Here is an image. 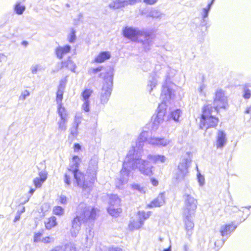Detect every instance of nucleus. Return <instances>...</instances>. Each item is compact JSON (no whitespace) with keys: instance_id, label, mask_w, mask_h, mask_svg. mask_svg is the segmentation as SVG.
Returning <instances> with one entry per match:
<instances>
[{"instance_id":"58836bf2","label":"nucleus","mask_w":251,"mask_h":251,"mask_svg":"<svg viewBox=\"0 0 251 251\" xmlns=\"http://www.w3.org/2000/svg\"><path fill=\"white\" fill-rule=\"evenodd\" d=\"M53 212L54 214L58 216H62L64 213V209L59 206H55L53 209Z\"/></svg>"},{"instance_id":"bf43d9fd","label":"nucleus","mask_w":251,"mask_h":251,"mask_svg":"<svg viewBox=\"0 0 251 251\" xmlns=\"http://www.w3.org/2000/svg\"><path fill=\"white\" fill-rule=\"evenodd\" d=\"M59 201L62 204H65L67 201V198L66 196L61 195L60 197Z\"/></svg>"},{"instance_id":"de8ad7c7","label":"nucleus","mask_w":251,"mask_h":251,"mask_svg":"<svg viewBox=\"0 0 251 251\" xmlns=\"http://www.w3.org/2000/svg\"><path fill=\"white\" fill-rule=\"evenodd\" d=\"M152 118H153V121L152 124V128L153 130H156L158 129L159 124L162 122L157 120V119L154 118V116Z\"/></svg>"},{"instance_id":"774afa93","label":"nucleus","mask_w":251,"mask_h":251,"mask_svg":"<svg viewBox=\"0 0 251 251\" xmlns=\"http://www.w3.org/2000/svg\"><path fill=\"white\" fill-rule=\"evenodd\" d=\"M50 251H62V248L60 246H57Z\"/></svg>"},{"instance_id":"72a5a7b5","label":"nucleus","mask_w":251,"mask_h":251,"mask_svg":"<svg viewBox=\"0 0 251 251\" xmlns=\"http://www.w3.org/2000/svg\"><path fill=\"white\" fill-rule=\"evenodd\" d=\"M151 212H148L146 213L144 211H139L138 212V217L139 220L140 221H142V223H144V221L149 218L150 216Z\"/></svg>"},{"instance_id":"4468645a","label":"nucleus","mask_w":251,"mask_h":251,"mask_svg":"<svg viewBox=\"0 0 251 251\" xmlns=\"http://www.w3.org/2000/svg\"><path fill=\"white\" fill-rule=\"evenodd\" d=\"M141 1V0H115L109 4V6L114 9H118L124 8L129 5H134L137 1Z\"/></svg>"},{"instance_id":"39448f33","label":"nucleus","mask_w":251,"mask_h":251,"mask_svg":"<svg viewBox=\"0 0 251 251\" xmlns=\"http://www.w3.org/2000/svg\"><path fill=\"white\" fill-rule=\"evenodd\" d=\"M174 96V92L170 88L167 84H164L162 86V92L160 98L162 100V102L158 105L157 114L154 118L159 120L160 122H163L164 120V116H165L167 108V103L171 100Z\"/></svg>"},{"instance_id":"bb28decb","label":"nucleus","mask_w":251,"mask_h":251,"mask_svg":"<svg viewBox=\"0 0 251 251\" xmlns=\"http://www.w3.org/2000/svg\"><path fill=\"white\" fill-rule=\"evenodd\" d=\"M243 97L245 99H249L251 96V84L247 83L243 86Z\"/></svg>"},{"instance_id":"0e129e2a","label":"nucleus","mask_w":251,"mask_h":251,"mask_svg":"<svg viewBox=\"0 0 251 251\" xmlns=\"http://www.w3.org/2000/svg\"><path fill=\"white\" fill-rule=\"evenodd\" d=\"M151 181L152 184L154 186H156L158 184V180L154 178H151Z\"/></svg>"},{"instance_id":"f3484780","label":"nucleus","mask_w":251,"mask_h":251,"mask_svg":"<svg viewBox=\"0 0 251 251\" xmlns=\"http://www.w3.org/2000/svg\"><path fill=\"white\" fill-rule=\"evenodd\" d=\"M94 233L92 229L87 228L85 231V239L82 243L86 248H90L93 244Z\"/></svg>"},{"instance_id":"864d4df0","label":"nucleus","mask_w":251,"mask_h":251,"mask_svg":"<svg viewBox=\"0 0 251 251\" xmlns=\"http://www.w3.org/2000/svg\"><path fill=\"white\" fill-rule=\"evenodd\" d=\"M30 95L29 92L28 90H25L22 93L21 95L20 96V99L25 100L27 97Z\"/></svg>"},{"instance_id":"5701e85b","label":"nucleus","mask_w":251,"mask_h":251,"mask_svg":"<svg viewBox=\"0 0 251 251\" xmlns=\"http://www.w3.org/2000/svg\"><path fill=\"white\" fill-rule=\"evenodd\" d=\"M121 200L117 195H110L109 196V206H115L118 207L120 206Z\"/></svg>"},{"instance_id":"7c9ffc66","label":"nucleus","mask_w":251,"mask_h":251,"mask_svg":"<svg viewBox=\"0 0 251 251\" xmlns=\"http://www.w3.org/2000/svg\"><path fill=\"white\" fill-rule=\"evenodd\" d=\"M67 122V119H60L57 122V125L58 126V130L60 132L65 131L67 129L66 123Z\"/></svg>"},{"instance_id":"ddd939ff","label":"nucleus","mask_w":251,"mask_h":251,"mask_svg":"<svg viewBox=\"0 0 251 251\" xmlns=\"http://www.w3.org/2000/svg\"><path fill=\"white\" fill-rule=\"evenodd\" d=\"M149 144L158 147H166L168 146L171 141L164 137H151L147 140Z\"/></svg>"},{"instance_id":"49530a36","label":"nucleus","mask_w":251,"mask_h":251,"mask_svg":"<svg viewBox=\"0 0 251 251\" xmlns=\"http://www.w3.org/2000/svg\"><path fill=\"white\" fill-rule=\"evenodd\" d=\"M47 175L48 173L45 170H41V171H39L38 173L39 178L45 181L47 178Z\"/></svg>"},{"instance_id":"4be33fe9","label":"nucleus","mask_w":251,"mask_h":251,"mask_svg":"<svg viewBox=\"0 0 251 251\" xmlns=\"http://www.w3.org/2000/svg\"><path fill=\"white\" fill-rule=\"evenodd\" d=\"M147 159L154 163H163L166 160V157L163 155L149 154L147 156Z\"/></svg>"},{"instance_id":"1a4fd4ad","label":"nucleus","mask_w":251,"mask_h":251,"mask_svg":"<svg viewBox=\"0 0 251 251\" xmlns=\"http://www.w3.org/2000/svg\"><path fill=\"white\" fill-rule=\"evenodd\" d=\"M237 227L233 222L228 224L222 225L220 228L219 232L221 235L223 237L222 241H217L215 242L214 245L216 247H222L226 240L229 237L231 233L233 232Z\"/></svg>"},{"instance_id":"ea45409f","label":"nucleus","mask_w":251,"mask_h":251,"mask_svg":"<svg viewBox=\"0 0 251 251\" xmlns=\"http://www.w3.org/2000/svg\"><path fill=\"white\" fill-rule=\"evenodd\" d=\"M78 126L72 125V127L70 128V134L73 137H76L78 135Z\"/></svg>"},{"instance_id":"dca6fc26","label":"nucleus","mask_w":251,"mask_h":251,"mask_svg":"<svg viewBox=\"0 0 251 251\" xmlns=\"http://www.w3.org/2000/svg\"><path fill=\"white\" fill-rule=\"evenodd\" d=\"M148 137V132L147 131H143L142 132L138 139L137 141L136 142V145L135 147H132L131 149H132L133 148L135 149L136 152L137 151L138 152H142V148L143 146H144V143L145 142L147 141L149 138Z\"/></svg>"},{"instance_id":"2f4dec72","label":"nucleus","mask_w":251,"mask_h":251,"mask_svg":"<svg viewBox=\"0 0 251 251\" xmlns=\"http://www.w3.org/2000/svg\"><path fill=\"white\" fill-rule=\"evenodd\" d=\"M25 10V6L22 5L20 2H17L14 6V11L18 15H22Z\"/></svg>"},{"instance_id":"338daca9","label":"nucleus","mask_w":251,"mask_h":251,"mask_svg":"<svg viewBox=\"0 0 251 251\" xmlns=\"http://www.w3.org/2000/svg\"><path fill=\"white\" fill-rule=\"evenodd\" d=\"M109 251H123V250L120 248L115 247L110 249Z\"/></svg>"},{"instance_id":"aec40b11","label":"nucleus","mask_w":251,"mask_h":251,"mask_svg":"<svg viewBox=\"0 0 251 251\" xmlns=\"http://www.w3.org/2000/svg\"><path fill=\"white\" fill-rule=\"evenodd\" d=\"M71 50V47L69 45H66L63 47L59 46L55 50V53L57 57L59 59H62L64 55L68 53Z\"/></svg>"},{"instance_id":"13d9d810","label":"nucleus","mask_w":251,"mask_h":251,"mask_svg":"<svg viewBox=\"0 0 251 251\" xmlns=\"http://www.w3.org/2000/svg\"><path fill=\"white\" fill-rule=\"evenodd\" d=\"M158 0H143V2L147 4L153 5L155 4Z\"/></svg>"},{"instance_id":"2eb2a0df","label":"nucleus","mask_w":251,"mask_h":251,"mask_svg":"<svg viewBox=\"0 0 251 251\" xmlns=\"http://www.w3.org/2000/svg\"><path fill=\"white\" fill-rule=\"evenodd\" d=\"M139 38L137 41L142 44L144 49L147 50H150L152 43V38L151 34L142 31V34L139 35Z\"/></svg>"},{"instance_id":"412c9836","label":"nucleus","mask_w":251,"mask_h":251,"mask_svg":"<svg viewBox=\"0 0 251 251\" xmlns=\"http://www.w3.org/2000/svg\"><path fill=\"white\" fill-rule=\"evenodd\" d=\"M111 54L108 51H102L100 52L95 58L93 62L101 63L109 59Z\"/></svg>"},{"instance_id":"c03bdc74","label":"nucleus","mask_w":251,"mask_h":251,"mask_svg":"<svg viewBox=\"0 0 251 251\" xmlns=\"http://www.w3.org/2000/svg\"><path fill=\"white\" fill-rule=\"evenodd\" d=\"M67 81V79L66 77L61 79L60 81L58 87V89L64 90L66 85Z\"/></svg>"},{"instance_id":"e433bc0d","label":"nucleus","mask_w":251,"mask_h":251,"mask_svg":"<svg viewBox=\"0 0 251 251\" xmlns=\"http://www.w3.org/2000/svg\"><path fill=\"white\" fill-rule=\"evenodd\" d=\"M157 81L154 76L151 77V78L150 79L149 83L148 84V87L150 88L149 90L150 92L153 89V88L155 87L156 85L157 84Z\"/></svg>"},{"instance_id":"0eeeda50","label":"nucleus","mask_w":251,"mask_h":251,"mask_svg":"<svg viewBox=\"0 0 251 251\" xmlns=\"http://www.w3.org/2000/svg\"><path fill=\"white\" fill-rule=\"evenodd\" d=\"M113 75L112 72H108L104 75V82L100 93V103L106 104L110 98L112 91Z\"/></svg>"},{"instance_id":"7ed1b4c3","label":"nucleus","mask_w":251,"mask_h":251,"mask_svg":"<svg viewBox=\"0 0 251 251\" xmlns=\"http://www.w3.org/2000/svg\"><path fill=\"white\" fill-rule=\"evenodd\" d=\"M97 209L88 205L85 203H80L76 208L75 216L72 221L70 229L71 235L75 237L81 229L82 223L94 220L96 216Z\"/></svg>"},{"instance_id":"473e14b6","label":"nucleus","mask_w":251,"mask_h":251,"mask_svg":"<svg viewBox=\"0 0 251 251\" xmlns=\"http://www.w3.org/2000/svg\"><path fill=\"white\" fill-rule=\"evenodd\" d=\"M93 93L91 89H85L81 94L82 100L90 101L89 98Z\"/></svg>"},{"instance_id":"3c124183","label":"nucleus","mask_w":251,"mask_h":251,"mask_svg":"<svg viewBox=\"0 0 251 251\" xmlns=\"http://www.w3.org/2000/svg\"><path fill=\"white\" fill-rule=\"evenodd\" d=\"M42 236V233L41 232H37L35 233L34 236V242H38L41 241V237Z\"/></svg>"},{"instance_id":"6e6552de","label":"nucleus","mask_w":251,"mask_h":251,"mask_svg":"<svg viewBox=\"0 0 251 251\" xmlns=\"http://www.w3.org/2000/svg\"><path fill=\"white\" fill-rule=\"evenodd\" d=\"M191 160L188 156L184 157L178 166L177 171L175 175V179L176 182L179 183L185 180V178L188 174V167Z\"/></svg>"},{"instance_id":"a878e982","label":"nucleus","mask_w":251,"mask_h":251,"mask_svg":"<svg viewBox=\"0 0 251 251\" xmlns=\"http://www.w3.org/2000/svg\"><path fill=\"white\" fill-rule=\"evenodd\" d=\"M62 68L66 67L71 71L74 72L75 68V65L74 62L70 59L69 57L66 61L62 62Z\"/></svg>"},{"instance_id":"c756f323","label":"nucleus","mask_w":251,"mask_h":251,"mask_svg":"<svg viewBox=\"0 0 251 251\" xmlns=\"http://www.w3.org/2000/svg\"><path fill=\"white\" fill-rule=\"evenodd\" d=\"M57 111L60 119H67V114L65 108L62 107V104L58 105Z\"/></svg>"},{"instance_id":"a211bd4d","label":"nucleus","mask_w":251,"mask_h":251,"mask_svg":"<svg viewBox=\"0 0 251 251\" xmlns=\"http://www.w3.org/2000/svg\"><path fill=\"white\" fill-rule=\"evenodd\" d=\"M165 203V195L164 193H160L158 197L153 200L148 207L149 208L160 207Z\"/></svg>"},{"instance_id":"423d86ee","label":"nucleus","mask_w":251,"mask_h":251,"mask_svg":"<svg viewBox=\"0 0 251 251\" xmlns=\"http://www.w3.org/2000/svg\"><path fill=\"white\" fill-rule=\"evenodd\" d=\"M213 113L216 112L213 110L211 105L206 104L204 106L201 120V128H205L207 129L209 128L214 127L217 125L219 119L212 115Z\"/></svg>"},{"instance_id":"a18cd8bd","label":"nucleus","mask_w":251,"mask_h":251,"mask_svg":"<svg viewBox=\"0 0 251 251\" xmlns=\"http://www.w3.org/2000/svg\"><path fill=\"white\" fill-rule=\"evenodd\" d=\"M64 251H76V248L73 244H68L65 246Z\"/></svg>"},{"instance_id":"69168bd1","label":"nucleus","mask_w":251,"mask_h":251,"mask_svg":"<svg viewBox=\"0 0 251 251\" xmlns=\"http://www.w3.org/2000/svg\"><path fill=\"white\" fill-rule=\"evenodd\" d=\"M207 24V20H206V18H202V20L201 21V26H206Z\"/></svg>"},{"instance_id":"4c0bfd02","label":"nucleus","mask_w":251,"mask_h":251,"mask_svg":"<svg viewBox=\"0 0 251 251\" xmlns=\"http://www.w3.org/2000/svg\"><path fill=\"white\" fill-rule=\"evenodd\" d=\"M181 114L179 109H176L171 112V117L175 121H178Z\"/></svg>"},{"instance_id":"37998d69","label":"nucleus","mask_w":251,"mask_h":251,"mask_svg":"<svg viewBox=\"0 0 251 251\" xmlns=\"http://www.w3.org/2000/svg\"><path fill=\"white\" fill-rule=\"evenodd\" d=\"M68 41L70 43H74L76 39L75 31V30L72 29L70 34L68 37Z\"/></svg>"},{"instance_id":"a19ab883","label":"nucleus","mask_w":251,"mask_h":251,"mask_svg":"<svg viewBox=\"0 0 251 251\" xmlns=\"http://www.w3.org/2000/svg\"><path fill=\"white\" fill-rule=\"evenodd\" d=\"M45 181L42 180L39 177H36L33 179V183L36 188H40Z\"/></svg>"},{"instance_id":"052dcab7","label":"nucleus","mask_w":251,"mask_h":251,"mask_svg":"<svg viewBox=\"0 0 251 251\" xmlns=\"http://www.w3.org/2000/svg\"><path fill=\"white\" fill-rule=\"evenodd\" d=\"M52 238H50V237H46L45 238H43L42 240H41V242L44 243H50L51 242V239Z\"/></svg>"},{"instance_id":"6ab92c4d","label":"nucleus","mask_w":251,"mask_h":251,"mask_svg":"<svg viewBox=\"0 0 251 251\" xmlns=\"http://www.w3.org/2000/svg\"><path fill=\"white\" fill-rule=\"evenodd\" d=\"M226 141V134L222 130H219L216 140V146L217 148H223Z\"/></svg>"},{"instance_id":"f704fd0d","label":"nucleus","mask_w":251,"mask_h":251,"mask_svg":"<svg viewBox=\"0 0 251 251\" xmlns=\"http://www.w3.org/2000/svg\"><path fill=\"white\" fill-rule=\"evenodd\" d=\"M64 93V90L58 89L56 93V102L58 105L62 104V100L63 99V95Z\"/></svg>"},{"instance_id":"680f3d73","label":"nucleus","mask_w":251,"mask_h":251,"mask_svg":"<svg viewBox=\"0 0 251 251\" xmlns=\"http://www.w3.org/2000/svg\"><path fill=\"white\" fill-rule=\"evenodd\" d=\"M75 151H77L81 149V146L78 143H75L74 146Z\"/></svg>"},{"instance_id":"5fc2aeb1","label":"nucleus","mask_w":251,"mask_h":251,"mask_svg":"<svg viewBox=\"0 0 251 251\" xmlns=\"http://www.w3.org/2000/svg\"><path fill=\"white\" fill-rule=\"evenodd\" d=\"M81 123V117L79 116H75V117L74 122L72 125L78 126Z\"/></svg>"},{"instance_id":"8fccbe9b","label":"nucleus","mask_w":251,"mask_h":251,"mask_svg":"<svg viewBox=\"0 0 251 251\" xmlns=\"http://www.w3.org/2000/svg\"><path fill=\"white\" fill-rule=\"evenodd\" d=\"M83 104H82V108L85 112H89L90 110V101L83 100Z\"/></svg>"},{"instance_id":"c9c22d12","label":"nucleus","mask_w":251,"mask_h":251,"mask_svg":"<svg viewBox=\"0 0 251 251\" xmlns=\"http://www.w3.org/2000/svg\"><path fill=\"white\" fill-rule=\"evenodd\" d=\"M163 14L161 12L156 9H153L151 11L149 16L154 18H160Z\"/></svg>"},{"instance_id":"c85d7f7f","label":"nucleus","mask_w":251,"mask_h":251,"mask_svg":"<svg viewBox=\"0 0 251 251\" xmlns=\"http://www.w3.org/2000/svg\"><path fill=\"white\" fill-rule=\"evenodd\" d=\"M143 225V223L142 221L139 219L137 221L133 220L131 221L129 224L128 226L130 230L137 229L140 228Z\"/></svg>"},{"instance_id":"4d7b16f0","label":"nucleus","mask_w":251,"mask_h":251,"mask_svg":"<svg viewBox=\"0 0 251 251\" xmlns=\"http://www.w3.org/2000/svg\"><path fill=\"white\" fill-rule=\"evenodd\" d=\"M198 179L199 182L200 183V185L201 186H202L204 184V177L202 176H201L200 174H199L198 176Z\"/></svg>"},{"instance_id":"09e8293b","label":"nucleus","mask_w":251,"mask_h":251,"mask_svg":"<svg viewBox=\"0 0 251 251\" xmlns=\"http://www.w3.org/2000/svg\"><path fill=\"white\" fill-rule=\"evenodd\" d=\"M102 67L101 66H100L95 68H92L89 69V70L88 71V73L90 74H95L98 72L101 71L102 70Z\"/></svg>"},{"instance_id":"cd10ccee","label":"nucleus","mask_w":251,"mask_h":251,"mask_svg":"<svg viewBox=\"0 0 251 251\" xmlns=\"http://www.w3.org/2000/svg\"><path fill=\"white\" fill-rule=\"evenodd\" d=\"M215 0H212L210 2H209L206 7L202 9L201 12V18H207L208 16L209 12L211 9L212 4L214 3Z\"/></svg>"},{"instance_id":"9b49d317","label":"nucleus","mask_w":251,"mask_h":251,"mask_svg":"<svg viewBox=\"0 0 251 251\" xmlns=\"http://www.w3.org/2000/svg\"><path fill=\"white\" fill-rule=\"evenodd\" d=\"M123 36L132 42L137 41L139 35L142 34V31L137 28L132 26H126L123 28Z\"/></svg>"},{"instance_id":"603ef678","label":"nucleus","mask_w":251,"mask_h":251,"mask_svg":"<svg viewBox=\"0 0 251 251\" xmlns=\"http://www.w3.org/2000/svg\"><path fill=\"white\" fill-rule=\"evenodd\" d=\"M40 66L39 65H33L30 68V71L33 74H36L39 70Z\"/></svg>"},{"instance_id":"79ce46f5","label":"nucleus","mask_w":251,"mask_h":251,"mask_svg":"<svg viewBox=\"0 0 251 251\" xmlns=\"http://www.w3.org/2000/svg\"><path fill=\"white\" fill-rule=\"evenodd\" d=\"M131 186L133 190H137L141 193H145V188L138 184H133Z\"/></svg>"},{"instance_id":"f257e3e1","label":"nucleus","mask_w":251,"mask_h":251,"mask_svg":"<svg viewBox=\"0 0 251 251\" xmlns=\"http://www.w3.org/2000/svg\"><path fill=\"white\" fill-rule=\"evenodd\" d=\"M142 152H136L135 148L128 151L123 163L120 177L116 181L117 188H121L123 185L127 183L129 173L132 170L137 169L141 174L148 176L152 174V166L149 161L141 158Z\"/></svg>"},{"instance_id":"20e7f679","label":"nucleus","mask_w":251,"mask_h":251,"mask_svg":"<svg viewBox=\"0 0 251 251\" xmlns=\"http://www.w3.org/2000/svg\"><path fill=\"white\" fill-rule=\"evenodd\" d=\"M81 162L80 158L77 156H73L68 168V171L64 176V182L67 185L71 184V179L73 176L78 186L82 188L83 191L89 193L91 191V183L88 184L84 175L79 171V166Z\"/></svg>"},{"instance_id":"6e6d98bb","label":"nucleus","mask_w":251,"mask_h":251,"mask_svg":"<svg viewBox=\"0 0 251 251\" xmlns=\"http://www.w3.org/2000/svg\"><path fill=\"white\" fill-rule=\"evenodd\" d=\"M205 88V85L204 84H202L200 86V88L198 89V91L200 95H205V93L203 92V90Z\"/></svg>"},{"instance_id":"e2e57ef3","label":"nucleus","mask_w":251,"mask_h":251,"mask_svg":"<svg viewBox=\"0 0 251 251\" xmlns=\"http://www.w3.org/2000/svg\"><path fill=\"white\" fill-rule=\"evenodd\" d=\"M20 215H21V213L19 212V211H18L17 213H16V215L15 217V218L14 219V221L13 222L14 223L16 222L17 221H19L20 219Z\"/></svg>"},{"instance_id":"b1692460","label":"nucleus","mask_w":251,"mask_h":251,"mask_svg":"<svg viewBox=\"0 0 251 251\" xmlns=\"http://www.w3.org/2000/svg\"><path fill=\"white\" fill-rule=\"evenodd\" d=\"M108 212L113 217H118L122 212L121 208L115 206H109L107 208Z\"/></svg>"},{"instance_id":"f8f14e48","label":"nucleus","mask_w":251,"mask_h":251,"mask_svg":"<svg viewBox=\"0 0 251 251\" xmlns=\"http://www.w3.org/2000/svg\"><path fill=\"white\" fill-rule=\"evenodd\" d=\"M98 160L96 156L93 157L90 160L87 171V174L90 177V180L88 181V184L91 183V188L94 183L98 169Z\"/></svg>"},{"instance_id":"9d476101","label":"nucleus","mask_w":251,"mask_h":251,"mask_svg":"<svg viewBox=\"0 0 251 251\" xmlns=\"http://www.w3.org/2000/svg\"><path fill=\"white\" fill-rule=\"evenodd\" d=\"M213 105L214 107H212L213 110L216 113H218L219 108L226 109L228 106L227 98L222 90H218L216 91Z\"/></svg>"},{"instance_id":"393cba45","label":"nucleus","mask_w":251,"mask_h":251,"mask_svg":"<svg viewBox=\"0 0 251 251\" xmlns=\"http://www.w3.org/2000/svg\"><path fill=\"white\" fill-rule=\"evenodd\" d=\"M45 226L47 229H50L54 227L57 225L56 218L54 216H52L48 219L45 222Z\"/></svg>"},{"instance_id":"f03ea898","label":"nucleus","mask_w":251,"mask_h":251,"mask_svg":"<svg viewBox=\"0 0 251 251\" xmlns=\"http://www.w3.org/2000/svg\"><path fill=\"white\" fill-rule=\"evenodd\" d=\"M193 190L186 186L183 191L184 205L183 210V221L186 231V237L190 240L194 227L193 217L197 207V200L192 196Z\"/></svg>"}]
</instances>
